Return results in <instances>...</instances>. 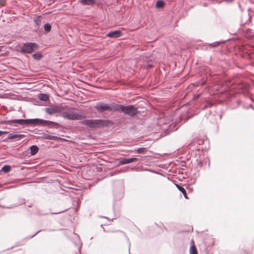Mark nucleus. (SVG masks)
Masks as SVG:
<instances>
[{
	"instance_id": "nucleus-1",
	"label": "nucleus",
	"mask_w": 254,
	"mask_h": 254,
	"mask_svg": "<svg viewBox=\"0 0 254 254\" xmlns=\"http://www.w3.org/2000/svg\"><path fill=\"white\" fill-rule=\"evenodd\" d=\"M2 124L12 125V124H17L20 125H42L55 127L58 125V123L50 121L44 120L40 119H15L8 121H4L1 122Z\"/></svg>"
},
{
	"instance_id": "nucleus-2",
	"label": "nucleus",
	"mask_w": 254,
	"mask_h": 254,
	"mask_svg": "<svg viewBox=\"0 0 254 254\" xmlns=\"http://www.w3.org/2000/svg\"><path fill=\"white\" fill-rule=\"evenodd\" d=\"M109 123L110 121L109 120H103L101 119L85 120L81 122V124L90 128H96L108 126Z\"/></svg>"
},
{
	"instance_id": "nucleus-3",
	"label": "nucleus",
	"mask_w": 254,
	"mask_h": 254,
	"mask_svg": "<svg viewBox=\"0 0 254 254\" xmlns=\"http://www.w3.org/2000/svg\"><path fill=\"white\" fill-rule=\"evenodd\" d=\"M116 112H122L125 114L131 117H134L137 114L138 111L136 108L133 105L124 106L117 104Z\"/></svg>"
},
{
	"instance_id": "nucleus-4",
	"label": "nucleus",
	"mask_w": 254,
	"mask_h": 254,
	"mask_svg": "<svg viewBox=\"0 0 254 254\" xmlns=\"http://www.w3.org/2000/svg\"><path fill=\"white\" fill-rule=\"evenodd\" d=\"M117 104L114 103L109 104H103L99 103L95 106V108L100 112H103L106 111H109L111 112H116Z\"/></svg>"
},
{
	"instance_id": "nucleus-5",
	"label": "nucleus",
	"mask_w": 254,
	"mask_h": 254,
	"mask_svg": "<svg viewBox=\"0 0 254 254\" xmlns=\"http://www.w3.org/2000/svg\"><path fill=\"white\" fill-rule=\"evenodd\" d=\"M66 106L52 105L45 109L46 112L49 115H52L56 113H59L67 109Z\"/></svg>"
},
{
	"instance_id": "nucleus-6",
	"label": "nucleus",
	"mask_w": 254,
	"mask_h": 254,
	"mask_svg": "<svg viewBox=\"0 0 254 254\" xmlns=\"http://www.w3.org/2000/svg\"><path fill=\"white\" fill-rule=\"evenodd\" d=\"M62 116L64 118L69 120H80L85 118V116L83 115L77 114L76 113H66L64 112L62 114Z\"/></svg>"
},
{
	"instance_id": "nucleus-7",
	"label": "nucleus",
	"mask_w": 254,
	"mask_h": 254,
	"mask_svg": "<svg viewBox=\"0 0 254 254\" xmlns=\"http://www.w3.org/2000/svg\"><path fill=\"white\" fill-rule=\"evenodd\" d=\"M37 47V45L34 43L29 42L24 43L21 48L20 52L31 54L36 49Z\"/></svg>"
},
{
	"instance_id": "nucleus-8",
	"label": "nucleus",
	"mask_w": 254,
	"mask_h": 254,
	"mask_svg": "<svg viewBox=\"0 0 254 254\" xmlns=\"http://www.w3.org/2000/svg\"><path fill=\"white\" fill-rule=\"evenodd\" d=\"M137 160H138V159L135 157H132V158H122L119 160L118 165H124V164H129L131 162L136 161Z\"/></svg>"
},
{
	"instance_id": "nucleus-9",
	"label": "nucleus",
	"mask_w": 254,
	"mask_h": 254,
	"mask_svg": "<svg viewBox=\"0 0 254 254\" xmlns=\"http://www.w3.org/2000/svg\"><path fill=\"white\" fill-rule=\"evenodd\" d=\"M122 32L120 30H115L110 32L107 34V36L111 38H118L121 36Z\"/></svg>"
},
{
	"instance_id": "nucleus-10",
	"label": "nucleus",
	"mask_w": 254,
	"mask_h": 254,
	"mask_svg": "<svg viewBox=\"0 0 254 254\" xmlns=\"http://www.w3.org/2000/svg\"><path fill=\"white\" fill-rule=\"evenodd\" d=\"M25 135L23 134H12L10 133L8 135L7 137V139H16L17 140L19 139L25 137Z\"/></svg>"
},
{
	"instance_id": "nucleus-11",
	"label": "nucleus",
	"mask_w": 254,
	"mask_h": 254,
	"mask_svg": "<svg viewBox=\"0 0 254 254\" xmlns=\"http://www.w3.org/2000/svg\"><path fill=\"white\" fill-rule=\"evenodd\" d=\"M79 1L82 5H92L95 3V0H79Z\"/></svg>"
},
{
	"instance_id": "nucleus-12",
	"label": "nucleus",
	"mask_w": 254,
	"mask_h": 254,
	"mask_svg": "<svg viewBox=\"0 0 254 254\" xmlns=\"http://www.w3.org/2000/svg\"><path fill=\"white\" fill-rule=\"evenodd\" d=\"M34 21L35 23L36 26L38 29L41 24V16H37L34 17Z\"/></svg>"
},
{
	"instance_id": "nucleus-13",
	"label": "nucleus",
	"mask_w": 254,
	"mask_h": 254,
	"mask_svg": "<svg viewBox=\"0 0 254 254\" xmlns=\"http://www.w3.org/2000/svg\"><path fill=\"white\" fill-rule=\"evenodd\" d=\"M17 206V205H11L9 206H6L4 205L3 201L0 200V207L2 208H8V209H11L16 207Z\"/></svg>"
},
{
	"instance_id": "nucleus-14",
	"label": "nucleus",
	"mask_w": 254,
	"mask_h": 254,
	"mask_svg": "<svg viewBox=\"0 0 254 254\" xmlns=\"http://www.w3.org/2000/svg\"><path fill=\"white\" fill-rule=\"evenodd\" d=\"M38 98L40 100L43 101H47L49 99V97L47 94L41 93L38 95Z\"/></svg>"
},
{
	"instance_id": "nucleus-15",
	"label": "nucleus",
	"mask_w": 254,
	"mask_h": 254,
	"mask_svg": "<svg viewBox=\"0 0 254 254\" xmlns=\"http://www.w3.org/2000/svg\"><path fill=\"white\" fill-rule=\"evenodd\" d=\"M30 153L32 155H35L38 151L39 148L36 145H32L30 147Z\"/></svg>"
},
{
	"instance_id": "nucleus-16",
	"label": "nucleus",
	"mask_w": 254,
	"mask_h": 254,
	"mask_svg": "<svg viewBox=\"0 0 254 254\" xmlns=\"http://www.w3.org/2000/svg\"><path fill=\"white\" fill-rule=\"evenodd\" d=\"M193 244L190 246V254H197V250L195 245H194L193 241H192Z\"/></svg>"
},
{
	"instance_id": "nucleus-17",
	"label": "nucleus",
	"mask_w": 254,
	"mask_h": 254,
	"mask_svg": "<svg viewBox=\"0 0 254 254\" xmlns=\"http://www.w3.org/2000/svg\"><path fill=\"white\" fill-rule=\"evenodd\" d=\"M45 138L47 139L55 140H59L62 139L60 137H58V136H54V135H48L45 137Z\"/></svg>"
},
{
	"instance_id": "nucleus-18",
	"label": "nucleus",
	"mask_w": 254,
	"mask_h": 254,
	"mask_svg": "<svg viewBox=\"0 0 254 254\" xmlns=\"http://www.w3.org/2000/svg\"><path fill=\"white\" fill-rule=\"evenodd\" d=\"M165 3L162 0H158L156 3V7L158 8H163Z\"/></svg>"
},
{
	"instance_id": "nucleus-19",
	"label": "nucleus",
	"mask_w": 254,
	"mask_h": 254,
	"mask_svg": "<svg viewBox=\"0 0 254 254\" xmlns=\"http://www.w3.org/2000/svg\"><path fill=\"white\" fill-rule=\"evenodd\" d=\"M10 170L11 167L9 165H4L1 168V170L5 173L9 172L10 171Z\"/></svg>"
},
{
	"instance_id": "nucleus-20",
	"label": "nucleus",
	"mask_w": 254,
	"mask_h": 254,
	"mask_svg": "<svg viewBox=\"0 0 254 254\" xmlns=\"http://www.w3.org/2000/svg\"><path fill=\"white\" fill-rule=\"evenodd\" d=\"M147 149L146 148L141 147V148H138L136 150H135V152H136L137 153L139 154H142L144 153L146 151Z\"/></svg>"
},
{
	"instance_id": "nucleus-21",
	"label": "nucleus",
	"mask_w": 254,
	"mask_h": 254,
	"mask_svg": "<svg viewBox=\"0 0 254 254\" xmlns=\"http://www.w3.org/2000/svg\"><path fill=\"white\" fill-rule=\"evenodd\" d=\"M176 187L184 195H186V190L185 189L178 184H176Z\"/></svg>"
},
{
	"instance_id": "nucleus-22",
	"label": "nucleus",
	"mask_w": 254,
	"mask_h": 254,
	"mask_svg": "<svg viewBox=\"0 0 254 254\" xmlns=\"http://www.w3.org/2000/svg\"><path fill=\"white\" fill-rule=\"evenodd\" d=\"M32 57L36 60H39L42 57V55L40 53H36L33 54Z\"/></svg>"
},
{
	"instance_id": "nucleus-23",
	"label": "nucleus",
	"mask_w": 254,
	"mask_h": 254,
	"mask_svg": "<svg viewBox=\"0 0 254 254\" xmlns=\"http://www.w3.org/2000/svg\"><path fill=\"white\" fill-rule=\"evenodd\" d=\"M44 29L47 32H50L51 30V26L50 24L47 23L44 25Z\"/></svg>"
},
{
	"instance_id": "nucleus-24",
	"label": "nucleus",
	"mask_w": 254,
	"mask_h": 254,
	"mask_svg": "<svg viewBox=\"0 0 254 254\" xmlns=\"http://www.w3.org/2000/svg\"><path fill=\"white\" fill-rule=\"evenodd\" d=\"M8 133V131H1L0 130V136L4 134H7Z\"/></svg>"
},
{
	"instance_id": "nucleus-25",
	"label": "nucleus",
	"mask_w": 254,
	"mask_h": 254,
	"mask_svg": "<svg viewBox=\"0 0 254 254\" xmlns=\"http://www.w3.org/2000/svg\"><path fill=\"white\" fill-rule=\"evenodd\" d=\"M192 145H193V143H191L189 144V145H188L189 148H190V149L191 148Z\"/></svg>"
},
{
	"instance_id": "nucleus-26",
	"label": "nucleus",
	"mask_w": 254,
	"mask_h": 254,
	"mask_svg": "<svg viewBox=\"0 0 254 254\" xmlns=\"http://www.w3.org/2000/svg\"><path fill=\"white\" fill-rule=\"evenodd\" d=\"M169 130H172L173 129V128L171 127V126H169V127L167 128Z\"/></svg>"
},
{
	"instance_id": "nucleus-27",
	"label": "nucleus",
	"mask_w": 254,
	"mask_h": 254,
	"mask_svg": "<svg viewBox=\"0 0 254 254\" xmlns=\"http://www.w3.org/2000/svg\"><path fill=\"white\" fill-rule=\"evenodd\" d=\"M227 2H231L233 1V0H225Z\"/></svg>"
},
{
	"instance_id": "nucleus-28",
	"label": "nucleus",
	"mask_w": 254,
	"mask_h": 254,
	"mask_svg": "<svg viewBox=\"0 0 254 254\" xmlns=\"http://www.w3.org/2000/svg\"><path fill=\"white\" fill-rule=\"evenodd\" d=\"M184 195V196H185L186 198H187V194H186V195Z\"/></svg>"
},
{
	"instance_id": "nucleus-29",
	"label": "nucleus",
	"mask_w": 254,
	"mask_h": 254,
	"mask_svg": "<svg viewBox=\"0 0 254 254\" xmlns=\"http://www.w3.org/2000/svg\"><path fill=\"white\" fill-rule=\"evenodd\" d=\"M148 66L151 67H152V65H148Z\"/></svg>"
},
{
	"instance_id": "nucleus-30",
	"label": "nucleus",
	"mask_w": 254,
	"mask_h": 254,
	"mask_svg": "<svg viewBox=\"0 0 254 254\" xmlns=\"http://www.w3.org/2000/svg\"><path fill=\"white\" fill-rule=\"evenodd\" d=\"M39 232H40V231H38V232H37L35 234V235L36 234H37L38 233H39Z\"/></svg>"
},
{
	"instance_id": "nucleus-31",
	"label": "nucleus",
	"mask_w": 254,
	"mask_h": 254,
	"mask_svg": "<svg viewBox=\"0 0 254 254\" xmlns=\"http://www.w3.org/2000/svg\"><path fill=\"white\" fill-rule=\"evenodd\" d=\"M203 5H204V6H206V3H204V4H203Z\"/></svg>"
},
{
	"instance_id": "nucleus-32",
	"label": "nucleus",
	"mask_w": 254,
	"mask_h": 254,
	"mask_svg": "<svg viewBox=\"0 0 254 254\" xmlns=\"http://www.w3.org/2000/svg\"><path fill=\"white\" fill-rule=\"evenodd\" d=\"M58 213H53V214H58Z\"/></svg>"
},
{
	"instance_id": "nucleus-33",
	"label": "nucleus",
	"mask_w": 254,
	"mask_h": 254,
	"mask_svg": "<svg viewBox=\"0 0 254 254\" xmlns=\"http://www.w3.org/2000/svg\"><path fill=\"white\" fill-rule=\"evenodd\" d=\"M1 51V47L0 46V52Z\"/></svg>"
},
{
	"instance_id": "nucleus-34",
	"label": "nucleus",
	"mask_w": 254,
	"mask_h": 254,
	"mask_svg": "<svg viewBox=\"0 0 254 254\" xmlns=\"http://www.w3.org/2000/svg\"><path fill=\"white\" fill-rule=\"evenodd\" d=\"M76 237L79 238L78 235H76Z\"/></svg>"
}]
</instances>
